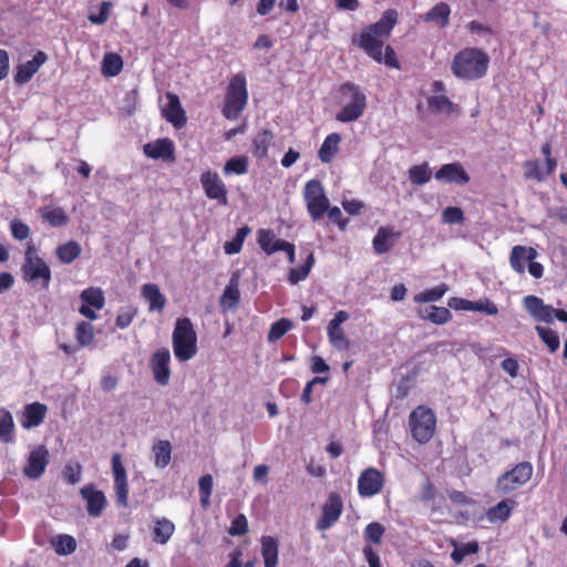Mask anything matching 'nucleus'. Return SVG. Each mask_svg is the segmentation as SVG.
<instances>
[{
    "label": "nucleus",
    "mask_w": 567,
    "mask_h": 567,
    "mask_svg": "<svg viewBox=\"0 0 567 567\" xmlns=\"http://www.w3.org/2000/svg\"><path fill=\"white\" fill-rule=\"evenodd\" d=\"M400 237L401 233L395 231L393 227L381 226L372 240L374 251L378 255L388 252Z\"/></svg>",
    "instance_id": "b1692460"
},
{
    "label": "nucleus",
    "mask_w": 567,
    "mask_h": 567,
    "mask_svg": "<svg viewBox=\"0 0 567 567\" xmlns=\"http://www.w3.org/2000/svg\"><path fill=\"white\" fill-rule=\"evenodd\" d=\"M147 157L164 161H174V143L169 138H159L154 143H147L143 147Z\"/></svg>",
    "instance_id": "393cba45"
},
{
    "label": "nucleus",
    "mask_w": 567,
    "mask_h": 567,
    "mask_svg": "<svg viewBox=\"0 0 567 567\" xmlns=\"http://www.w3.org/2000/svg\"><path fill=\"white\" fill-rule=\"evenodd\" d=\"M80 494L86 501L87 514L91 517H100L107 505L104 493L90 483L80 488Z\"/></svg>",
    "instance_id": "f3484780"
},
{
    "label": "nucleus",
    "mask_w": 567,
    "mask_h": 567,
    "mask_svg": "<svg viewBox=\"0 0 567 567\" xmlns=\"http://www.w3.org/2000/svg\"><path fill=\"white\" fill-rule=\"evenodd\" d=\"M340 142L341 136L339 133H331L323 140L318 151V157L322 163L328 164L332 162V159L339 152Z\"/></svg>",
    "instance_id": "c85d7f7f"
},
{
    "label": "nucleus",
    "mask_w": 567,
    "mask_h": 567,
    "mask_svg": "<svg viewBox=\"0 0 567 567\" xmlns=\"http://www.w3.org/2000/svg\"><path fill=\"white\" fill-rule=\"evenodd\" d=\"M48 406L40 402L28 403L20 413L19 421L23 429L40 426L47 416Z\"/></svg>",
    "instance_id": "6ab92c4d"
},
{
    "label": "nucleus",
    "mask_w": 567,
    "mask_h": 567,
    "mask_svg": "<svg viewBox=\"0 0 567 567\" xmlns=\"http://www.w3.org/2000/svg\"><path fill=\"white\" fill-rule=\"evenodd\" d=\"M249 233L250 229L247 226L238 228L235 237L224 244V251L227 255L238 254L241 250L243 244Z\"/></svg>",
    "instance_id": "49530a36"
},
{
    "label": "nucleus",
    "mask_w": 567,
    "mask_h": 567,
    "mask_svg": "<svg viewBox=\"0 0 567 567\" xmlns=\"http://www.w3.org/2000/svg\"><path fill=\"white\" fill-rule=\"evenodd\" d=\"M123 69V60L117 53H106L102 62V71L104 75L116 76Z\"/></svg>",
    "instance_id": "ea45409f"
},
{
    "label": "nucleus",
    "mask_w": 567,
    "mask_h": 567,
    "mask_svg": "<svg viewBox=\"0 0 567 567\" xmlns=\"http://www.w3.org/2000/svg\"><path fill=\"white\" fill-rule=\"evenodd\" d=\"M414 388V381L409 375H404L400 379L396 389H395V396L396 399L403 400L405 399L411 390Z\"/></svg>",
    "instance_id": "e2e57ef3"
},
{
    "label": "nucleus",
    "mask_w": 567,
    "mask_h": 567,
    "mask_svg": "<svg viewBox=\"0 0 567 567\" xmlns=\"http://www.w3.org/2000/svg\"><path fill=\"white\" fill-rule=\"evenodd\" d=\"M313 264H315V257H313V254L310 252L306 259V262L302 266L297 267V268H291L289 270L288 281L291 285H296L299 281L305 280L308 277Z\"/></svg>",
    "instance_id": "79ce46f5"
},
{
    "label": "nucleus",
    "mask_w": 567,
    "mask_h": 567,
    "mask_svg": "<svg viewBox=\"0 0 567 567\" xmlns=\"http://www.w3.org/2000/svg\"><path fill=\"white\" fill-rule=\"evenodd\" d=\"M154 464L156 467H166L172 460V445L167 440H158L152 447Z\"/></svg>",
    "instance_id": "f704fd0d"
},
{
    "label": "nucleus",
    "mask_w": 567,
    "mask_h": 567,
    "mask_svg": "<svg viewBox=\"0 0 567 567\" xmlns=\"http://www.w3.org/2000/svg\"><path fill=\"white\" fill-rule=\"evenodd\" d=\"M21 274L25 282L39 284L42 289H49L52 280L51 269L47 261L39 256L38 247L33 241L25 244Z\"/></svg>",
    "instance_id": "20e7f679"
},
{
    "label": "nucleus",
    "mask_w": 567,
    "mask_h": 567,
    "mask_svg": "<svg viewBox=\"0 0 567 567\" xmlns=\"http://www.w3.org/2000/svg\"><path fill=\"white\" fill-rule=\"evenodd\" d=\"M538 256L537 250L534 247H527L516 245L509 252V265L511 268L518 275L525 274L526 265L533 261Z\"/></svg>",
    "instance_id": "412c9836"
},
{
    "label": "nucleus",
    "mask_w": 567,
    "mask_h": 567,
    "mask_svg": "<svg viewBox=\"0 0 567 567\" xmlns=\"http://www.w3.org/2000/svg\"><path fill=\"white\" fill-rule=\"evenodd\" d=\"M480 545L477 542H468L465 544H462L461 546H456L453 551L451 553V558L455 564H461L464 558L468 555H474L478 553Z\"/></svg>",
    "instance_id": "3c124183"
},
{
    "label": "nucleus",
    "mask_w": 567,
    "mask_h": 567,
    "mask_svg": "<svg viewBox=\"0 0 567 567\" xmlns=\"http://www.w3.org/2000/svg\"><path fill=\"white\" fill-rule=\"evenodd\" d=\"M80 298L82 305L90 306L96 310H101L105 305V298L103 291L100 288H86L82 290Z\"/></svg>",
    "instance_id": "4c0bfd02"
},
{
    "label": "nucleus",
    "mask_w": 567,
    "mask_h": 567,
    "mask_svg": "<svg viewBox=\"0 0 567 567\" xmlns=\"http://www.w3.org/2000/svg\"><path fill=\"white\" fill-rule=\"evenodd\" d=\"M384 534V527L377 522L370 523L364 529V537L375 544H380Z\"/></svg>",
    "instance_id": "052dcab7"
},
{
    "label": "nucleus",
    "mask_w": 567,
    "mask_h": 567,
    "mask_svg": "<svg viewBox=\"0 0 567 567\" xmlns=\"http://www.w3.org/2000/svg\"><path fill=\"white\" fill-rule=\"evenodd\" d=\"M450 14L451 10L447 2H439L424 16V21L444 28L449 23Z\"/></svg>",
    "instance_id": "e433bc0d"
},
{
    "label": "nucleus",
    "mask_w": 567,
    "mask_h": 567,
    "mask_svg": "<svg viewBox=\"0 0 567 567\" xmlns=\"http://www.w3.org/2000/svg\"><path fill=\"white\" fill-rule=\"evenodd\" d=\"M432 173L429 164L424 162L420 165H414L409 169V178L414 185H423L431 181Z\"/></svg>",
    "instance_id": "37998d69"
},
{
    "label": "nucleus",
    "mask_w": 567,
    "mask_h": 567,
    "mask_svg": "<svg viewBox=\"0 0 567 567\" xmlns=\"http://www.w3.org/2000/svg\"><path fill=\"white\" fill-rule=\"evenodd\" d=\"M74 337L78 346L71 343H59V348L68 355L74 354L79 348H85L93 344L94 327L89 321H80L74 330Z\"/></svg>",
    "instance_id": "dca6fc26"
},
{
    "label": "nucleus",
    "mask_w": 567,
    "mask_h": 567,
    "mask_svg": "<svg viewBox=\"0 0 567 567\" xmlns=\"http://www.w3.org/2000/svg\"><path fill=\"white\" fill-rule=\"evenodd\" d=\"M81 245L75 240H69L55 248V256L61 264L69 265L81 256Z\"/></svg>",
    "instance_id": "2f4dec72"
},
{
    "label": "nucleus",
    "mask_w": 567,
    "mask_h": 567,
    "mask_svg": "<svg viewBox=\"0 0 567 567\" xmlns=\"http://www.w3.org/2000/svg\"><path fill=\"white\" fill-rule=\"evenodd\" d=\"M484 312L489 316H495L498 313V307L496 303L491 301L489 299L478 300L473 302V310Z\"/></svg>",
    "instance_id": "338daca9"
},
{
    "label": "nucleus",
    "mask_w": 567,
    "mask_h": 567,
    "mask_svg": "<svg viewBox=\"0 0 567 567\" xmlns=\"http://www.w3.org/2000/svg\"><path fill=\"white\" fill-rule=\"evenodd\" d=\"M303 200L312 221H319L328 209L329 198L324 187L319 179H310L306 183L302 192Z\"/></svg>",
    "instance_id": "6e6552de"
},
{
    "label": "nucleus",
    "mask_w": 567,
    "mask_h": 567,
    "mask_svg": "<svg viewBox=\"0 0 567 567\" xmlns=\"http://www.w3.org/2000/svg\"><path fill=\"white\" fill-rule=\"evenodd\" d=\"M152 533L155 543L165 545L175 533V524L166 517L155 518Z\"/></svg>",
    "instance_id": "bb28decb"
},
{
    "label": "nucleus",
    "mask_w": 567,
    "mask_h": 567,
    "mask_svg": "<svg viewBox=\"0 0 567 567\" xmlns=\"http://www.w3.org/2000/svg\"><path fill=\"white\" fill-rule=\"evenodd\" d=\"M488 54L480 48L467 47L457 51L451 62L452 74L462 81H476L487 74Z\"/></svg>",
    "instance_id": "f03ea898"
},
{
    "label": "nucleus",
    "mask_w": 567,
    "mask_h": 567,
    "mask_svg": "<svg viewBox=\"0 0 567 567\" xmlns=\"http://www.w3.org/2000/svg\"><path fill=\"white\" fill-rule=\"evenodd\" d=\"M384 486V475L375 467L363 470L358 478V493L361 497L379 494Z\"/></svg>",
    "instance_id": "f8f14e48"
},
{
    "label": "nucleus",
    "mask_w": 567,
    "mask_h": 567,
    "mask_svg": "<svg viewBox=\"0 0 567 567\" xmlns=\"http://www.w3.org/2000/svg\"><path fill=\"white\" fill-rule=\"evenodd\" d=\"M257 241L260 246V248L267 254L272 255L279 249H275L278 247L282 240L276 239L275 234L269 229H260L257 235Z\"/></svg>",
    "instance_id": "58836bf2"
},
{
    "label": "nucleus",
    "mask_w": 567,
    "mask_h": 567,
    "mask_svg": "<svg viewBox=\"0 0 567 567\" xmlns=\"http://www.w3.org/2000/svg\"><path fill=\"white\" fill-rule=\"evenodd\" d=\"M16 437L13 417L7 409H0V442L12 443Z\"/></svg>",
    "instance_id": "c9c22d12"
},
{
    "label": "nucleus",
    "mask_w": 567,
    "mask_h": 567,
    "mask_svg": "<svg viewBox=\"0 0 567 567\" xmlns=\"http://www.w3.org/2000/svg\"><path fill=\"white\" fill-rule=\"evenodd\" d=\"M526 310L537 321L545 323L554 322L555 308L549 305H545L543 299L537 296H526L523 300Z\"/></svg>",
    "instance_id": "5701e85b"
},
{
    "label": "nucleus",
    "mask_w": 567,
    "mask_h": 567,
    "mask_svg": "<svg viewBox=\"0 0 567 567\" xmlns=\"http://www.w3.org/2000/svg\"><path fill=\"white\" fill-rule=\"evenodd\" d=\"M230 536H244L248 533V519L245 514H238L228 528Z\"/></svg>",
    "instance_id": "4d7b16f0"
},
{
    "label": "nucleus",
    "mask_w": 567,
    "mask_h": 567,
    "mask_svg": "<svg viewBox=\"0 0 567 567\" xmlns=\"http://www.w3.org/2000/svg\"><path fill=\"white\" fill-rule=\"evenodd\" d=\"M248 172V158L246 156H235L229 158L223 168L225 175H243Z\"/></svg>",
    "instance_id": "de8ad7c7"
},
{
    "label": "nucleus",
    "mask_w": 567,
    "mask_h": 567,
    "mask_svg": "<svg viewBox=\"0 0 567 567\" xmlns=\"http://www.w3.org/2000/svg\"><path fill=\"white\" fill-rule=\"evenodd\" d=\"M261 556L265 567H277L278 565V542L272 536H262L260 538Z\"/></svg>",
    "instance_id": "7c9ffc66"
},
{
    "label": "nucleus",
    "mask_w": 567,
    "mask_h": 567,
    "mask_svg": "<svg viewBox=\"0 0 567 567\" xmlns=\"http://www.w3.org/2000/svg\"><path fill=\"white\" fill-rule=\"evenodd\" d=\"M112 473L114 477V492L116 496V504L122 507L128 506V483L126 470L122 463L120 453L112 456Z\"/></svg>",
    "instance_id": "9b49d317"
},
{
    "label": "nucleus",
    "mask_w": 567,
    "mask_h": 567,
    "mask_svg": "<svg viewBox=\"0 0 567 567\" xmlns=\"http://www.w3.org/2000/svg\"><path fill=\"white\" fill-rule=\"evenodd\" d=\"M49 462L48 449L44 445H38L30 452L23 474L31 480H38L43 475Z\"/></svg>",
    "instance_id": "4468645a"
},
{
    "label": "nucleus",
    "mask_w": 567,
    "mask_h": 567,
    "mask_svg": "<svg viewBox=\"0 0 567 567\" xmlns=\"http://www.w3.org/2000/svg\"><path fill=\"white\" fill-rule=\"evenodd\" d=\"M10 231L12 237L19 241L25 240L31 233L30 227L19 219L11 220Z\"/></svg>",
    "instance_id": "bf43d9fd"
},
{
    "label": "nucleus",
    "mask_w": 567,
    "mask_h": 567,
    "mask_svg": "<svg viewBox=\"0 0 567 567\" xmlns=\"http://www.w3.org/2000/svg\"><path fill=\"white\" fill-rule=\"evenodd\" d=\"M276 134L269 128L257 131L251 141V153L259 161L269 156V150L275 146Z\"/></svg>",
    "instance_id": "4be33fe9"
},
{
    "label": "nucleus",
    "mask_w": 567,
    "mask_h": 567,
    "mask_svg": "<svg viewBox=\"0 0 567 567\" xmlns=\"http://www.w3.org/2000/svg\"><path fill=\"white\" fill-rule=\"evenodd\" d=\"M533 475V465L529 462H520L511 471L503 473L496 484V491L506 495L526 484Z\"/></svg>",
    "instance_id": "1a4fd4ad"
},
{
    "label": "nucleus",
    "mask_w": 567,
    "mask_h": 567,
    "mask_svg": "<svg viewBox=\"0 0 567 567\" xmlns=\"http://www.w3.org/2000/svg\"><path fill=\"white\" fill-rule=\"evenodd\" d=\"M173 350L179 362L188 361L196 354L197 336L190 319H177L173 332Z\"/></svg>",
    "instance_id": "39448f33"
},
{
    "label": "nucleus",
    "mask_w": 567,
    "mask_h": 567,
    "mask_svg": "<svg viewBox=\"0 0 567 567\" xmlns=\"http://www.w3.org/2000/svg\"><path fill=\"white\" fill-rule=\"evenodd\" d=\"M52 546L59 555H70L76 549V542L70 535H58L52 539Z\"/></svg>",
    "instance_id": "c03bdc74"
},
{
    "label": "nucleus",
    "mask_w": 567,
    "mask_h": 567,
    "mask_svg": "<svg viewBox=\"0 0 567 567\" xmlns=\"http://www.w3.org/2000/svg\"><path fill=\"white\" fill-rule=\"evenodd\" d=\"M525 172L524 177L526 179H534L537 182H544L546 179V175L544 171L540 168V163L537 159L525 161L523 164Z\"/></svg>",
    "instance_id": "5fc2aeb1"
},
{
    "label": "nucleus",
    "mask_w": 567,
    "mask_h": 567,
    "mask_svg": "<svg viewBox=\"0 0 567 567\" xmlns=\"http://www.w3.org/2000/svg\"><path fill=\"white\" fill-rule=\"evenodd\" d=\"M328 338L332 347L337 350L347 351L350 349V341L347 339L341 327L328 326Z\"/></svg>",
    "instance_id": "a18cd8bd"
},
{
    "label": "nucleus",
    "mask_w": 567,
    "mask_h": 567,
    "mask_svg": "<svg viewBox=\"0 0 567 567\" xmlns=\"http://www.w3.org/2000/svg\"><path fill=\"white\" fill-rule=\"evenodd\" d=\"M214 481L210 474H205L199 478V499L203 507H207L210 504V496L213 492Z\"/></svg>",
    "instance_id": "864d4df0"
},
{
    "label": "nucleus",
    "mask_w": 567,
    "mask_h": 567,
    "mask_svg": "<svg viewBox=\"0 0 567 567\" xmlns=\"http://www.w3.org/2000/svg\"><path fill=\"white\" fill-rule=\"evenodd\" d=\"M398 17L395 10H386L379 21L364 27L358 35H354L352 43L375 62L399 69L400 62L395 51L391 45H385V41L398 22Z\"/></svg>",
    "instance_id": "f257e3e1"
},
{
    "label": "nucleus",
    "mask_w": 567,
    "mask_h": 567,
    "mask_svg": "<svg viewBox=\"0 0 567 567\" xmlns=\"http://www.w3.org/2000/svg\"><path fill=\"white\" fill-rule=\"evenodd\" d=\"M171 353L167 348H161L153 353L150 360V368L154 380L159 385H167L171 378L169 370Z\"/></svg>",
    "instance_id": "2eb2a0df"
},
{
    "label": "nucleus",
    "mask_w": 567,
    "mask_h": 567,
    "mask_svg": "<svg viewBox=\"0 0 567 567\" xmlns=\"http://www.w3.org/2000/svg\"><path fill=\"white\" fill-rule=\"evenodd\" d=\"M342 509L341 496L338 493H330L322 506V514L317 522V529H329L339 519Z\"/></svg>",
    "instance_id": "ddd939ff"
},
{
    "label": "nucleus",
    "mask_w": 567,
    "mask_h": 567,
    "mask_svg": "<svg viewBox=\"0 0 567 567\" xmlns=\"http://www.w3.org/2000/svg\"><path fill=\"white\" fill-rule=\"evenodd\" d=\"M199 181L207 198L216 200L221 206L228 205L227 187L216 172L202 173Z\"/></svg>",
    "instance_id": "9d476101"
},
{
    "label": "nucleus",
    "mask_w": 567,
    "mask_h": 567,
    "mask_svg": "<svg viewBox=\"0 0 567 567\" xmlns=\"http://www.w3.org/2000/svg\"><path fill=\"white\" fill-rule=\"evenodd\" d=\"M535 329L538 337L548 347L550 352H556L559 349L560 341L556 331L540 326H537Z\"/></svg>",
    "instance_id": "8fccbe9b"
},
{
    "label": "nucleus",
    "mask_w": 567,
    "mask_h": 567,
    "mask_svg": "<svg viewBox=\"0 0 567 567\" xmlns=\"http://www.w3.org/2000/svg\"><path fill=\"white\" fill-rule=\"evenodd\" d=\"M439 182L456 185H465L470 182V175L458 162L442 165L434 175Z\"/></svg>",
    "instance_id": "aec40b11"
},
{
    "label": "nucleus",
    "mask_w": 567,
    "mask_h": 567,
    "mask_svg": "<svg viewBox=\"0 0 567 567\" xmlns=\"http://www.w3.org/2000/svg\"><path fill=\"white\" fill-rule=\"evenodd\" d=\"M166 99L168 101L165 111L166 120L177 128L183 127L187 122V117L181 105L179 97L175 93L167 92Z\"/></svg>",
    "instance_id": "a878e982"
},
{
    "label": "nucleus",
    "mask_w": 567,
    "mask_h": 567,
    "mask_svg": "<svg viewBox=\"0 0 567 567\" xmlns=\"http://www.w3.org/2000/svg\"><path fill=\"white\" fill-rule=\"evenodd\" d=\"M427 105L431 111L436 113L453 111V103L445 95H433L429 97Z\"/></svg>",
    "instance_id": "6e6d98bb"
},
{
    "label": "nucleus",
    "mask_w": 567,
    "mask_h": 567,
    "mask_svg": "<svg viewBox=\"0 0 567 567\" xmlns=\"http://www.w3.org/2000/svg\"><path fill=\"white\" fill-rule=\"evenodd\" d=\"M47 53L39 50L31 60L18 64L13 75L14 83L18 85L28 83L39 71V69L47 62Z\"/></svg>",
    "instance_id": "a211bd4d"
},
{
    "label": "nucleus",
    "mask_w": 567,
    "mask_h": 567,
    "mask_svg": "<svg viewBox=\"0 0 567 567\" xmlns=\"http://www.w3.org/2000/svg\"><path fill=\"white\" fill-rule=\"evenodd\" d=\"M341 109L336 120L341 123L358 121L367 109V95L362 89L352 82H344L338 89Z\"/></svg>",
    "instance_id": "7ed1b4c3"
},
{
    "label": "nucleus",
    "mask_w": 567,
    "mask_h": 567,
    "mask_svg": "<svg viewBox=\"0 0 567 567\" xmlns=\"http://www.w3.org/2000/svg\"><path fill=\"white\" fill-rule=\"evenodd\" d=\"M239 299L240 292L237 287V284H234L231 280L230 284L225 288L220 297V305L225 309H231L237 306Z\"/></svg>",
    "instance_id": "09e8293b"
},
{
    "label": "nucleus",
    "mask_w": 567,
    "mask_h": 567,
    "mask_svg": "<svg viewBox=\"0 0 567 567\" xmlns=\"http://www.w3.org/2000/svg\"><path fill=\"white\" fill-rule=\"evenodd\" d=\"M464 220V213L460 207L449 206L442 212V221L445 224H462Z\"/></svg>",
    "instance_id": "13d9d810"
},
{
    "label": "nucleus",
    "mask_w": 567,
    "mask_h": 567,
    "mask_svg": "<svg viewBox=\"0 0 567 567\" xmlns=\"http://www.w3.org/2000/svg\"><path fill=\"white\" fill-rule=\"evenodd\" d=\"M326 214L329 220L337 224L341 229L347 227L348 220L342 217L341 209L338 206H331L329 203Z\"/></svg>",
    "instance_id": "774afa93"
},
{
    "label": "nucleus",
    "mask_w": 567,
    "mask_h": 567,
    "mask_svg": "<svg viewBox=\"0 0 567 567\" xmlns=\"http://www.w3.org/2000/svg\"><path fill=\"white\" fill-rule=\"evenodd\" d=\"M247 101L246 78L243 73L235 74L227 86L223 115L227 120H236L246 107Z\"/></svg>",
    "instance_id": "0eeeda50"
},
{
    "label": "nucleus",
    "mask_w": 567,
    "mask_h": 567,
    "mask_svg": "<svg viewBox=\"0 0 567 567\" xmlns=\"http://www.w3.org/2000/svg\"><path fill=\"white\" fill-rule=\"evenodd\" d=\"M142 296L150 302V311H163L166 298L156 284H145L142 287Z\"/></svg>",
    "instance_id": "cd10ccee"
},
{
    "label": "nucleus",
    "mask_w": 567,
    "mask_h": 567,
    "mask_svg": "<svg viewBox=\"0 0 567 567\" xmlns=\"http://www.w3.org/2000/svg\"><path fill=\"white\" fill-rule=\"evenodd\" d=\"M449 291L446 284H441L434 288L426 289L414 296L413 300L416 303H426L440 300Z\"/></svg>",
    "instance_id": "a19ab883"
},
{
    "label": "nucleus",
    "mask_w": 567,
    "mask_h": 567,
    "mask_svg": "<svg viewBox=\"0 0 567 567\" xmlns=\"http://www.w3.org/2000/svg\"><path fill=\"white\" fill-rule=\"evenodd\" d=\"M41 218L51 227L65 226L70 218L62 207H44L40 209Z\"/></svg>",
    "instance_id": "72a5a7b5"
},
{
    "label": "nucleus",
    "mask_w": 567,
    "mask_h": 567,
    "mask_svg": "<svg viewBox=\"0 0 567 567\" xmlns=\"http://www.w3.org/2000/svg\"><path fill=\"white\" fill-rule=\"evenodd\" d=\"M293 327L292 321L287 318H281L275 321L268 332V340L277 341L281 337H284L289 330Z\"/></svg>",
    "instance_id": "603ef678"
},
{
    "label": "nucleus",
    "mask_w": 567,
    "mask_h": 567,
    "mask_svg": "<svg viewBox=\"0 0 567 567\" xmlns=\"http://www.w3.org/2000/svg\"><path fill=\"white\" fill-rule=\"evenodd\" d=\"M411 436L420 444H426L432 440L436 431V415L426 405H417L409 415Z\"/></svg>",
    "instance_id": "423d86ee"
},
{
    "label": "nucleus",
    "mask_w": 567,
    "mask_h": 567,
    "mask_svg": "<svg viewBox=\"0 0 567 567\" xmlns=\"http://www.w3.org/2000/svg\"><path fill=\"white\" fill-rule=\"evenodd\" d=\"M82 473V466L80 463L66 464L63 470L64 480L74 485L80 482Z\"/></svg>",
    "instance_id": "680f3d73"
},
{
    "label": "nucleus",
    "mask_w": 567,
    "mask_h": 567,
    "mask_svg": "<svg viewBox=\"0 0 567 567\" xmlns=\"http://www.w3.org/2000/svg\"><path fill=\"white\" fill-rule=\"evenodd\" d=\"M112 4H113V2H101V8H100L99 13L91 12L87 17L89 20L93 24L105 23L109 19L110 9H111Z\"/></svg>",
    "instance_id": "0e129e2a"
},
{
    "label": "nucleus",
    "mask_w": 567,
    "mask_h": 567,
    "mask_svg": "<svg viewBox=\"0 0 567 567\" xmlns=\"http://www.w3.org/2000/svg\"><path fill=\"white\" fill-rule=\"evenodd\" d=\"M435 495H436L435 485L429 478L425 480L421 486V489L419 493V499L422 503H429L430 501L434 499Z\"/></svg>",
    "instance_id": "69168bd1"
},
{
    "label": "nucleus",
    "mask_w": 567,
    "mask_h": 567,
    "mask_svg": "<svg viewBox=\"0 0 567 567\" xmlns=\"http://www.w3.org/2000/svg\"><path fill=\"white\" fill-rule=\"evenodd\" d=\"M419 315L422 319L429 320L435 324H444L452 319V313L447 308L437 306L421 308Z\"/></svg>",
    "instance_id": "473e14b6"
},
{
    "label": "nucleus",
    "mask_w": 567,
    "mask_h": 567,
    "mask_svg": "<svg viewBox=\"0 0 567 567\" xmlns=\"http://www.w3.org/2000/svg\"><path fill=\"white\" fill-rule=\"evenodd\" d=\"M516 505L514 499L507 498L497 503L495 506H492L486 512V517L491 523H503L506 522L511 514L512 509Z\"/></svg>",
    "instance_id": "c756f323"
}]
</instances>
